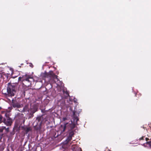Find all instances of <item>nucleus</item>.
<instances>
[{
    "mask_svg": "<svg viewBox=\"0 0 151 151\" xmlns=\"http://www.w3.org/2000/svg\"><path fill=\"white\" fill-rule=\"evenodd\" d=\"M73 118L72 122H73L74 124H70L67 123L63 125H61L59 129V132L60 134L63 133L67 129L68 126H69V128L67 134L68 137L66 141L63 142V147L64 148H71L73 151H81V149L77 145H72L71 142L72 137L74 134L73 129L75 127V124H77L78 119L77 116L76 115V112H73Z\"/></svg>",
    "mask_w": 151,
    "mask_h": 151,
    "instance_id": "obj_1",
    "label": "nucleus"
},
{
    "mask_svg": "<svg viewBox=\"0 0 151 151\" xmlns=\"http://www.w3.org/2000/svg\"><path fill=\"white\" fill-rule=\"evenodd\" d=\"M63 94L61 95L60 93L58 95H60V96L58 99V105L60 106L61 108L64 107L65 106V99L67 98L69 96V94L67 91L66 88H64L61 91Z\"/></svg>",
    "mask_w": 151,
    "mask_h": 151,
    "instance_id": "obj_2",
    "label": "nucleus"
},
{
    "mask_svg": "<svg viewBox=\"0 0 151 151\" xmlns=\"http://www.w3.org/2000/svg\"><path fill=\"white\" fill-rule=\"evenodd\" d=\"M18 88L19 86L17 83H9L7 84V93L6 94H6L8 96H13Z\"/></svg>",
    "mask_w": 151,
    "mask_h": 151,
    "instance_id": "obj_3",
    "label": "nucleus"
},
{
    "mask_svg": "<svg viewBox=\"0 0 151 151\" xmlns=\"http://www.w3.org/2000/svg\"><path fill=\"white\" fill-rule=\"evenodd\" d=\"M48 74V76L52 79L53 82L52 84H55L56 86L55 85V86L57 87H63V84L57 78V76L55 75L52 71H50ZM50 85L51 86V87H52V83H50Z\"/></svg>",
    "mask_w": 151,
    "mask_h": 151,
    "instance_id": "obj_4",
    "label": "nucleus"
},
{
    "mask_svg": "<svg viewBox=\"0 0 151 151\" xmlns=\"http://www.w3.org/2000/svg\"><path fill=\"white\" fill-rule=\"evenodd\" d=\"M37 106L35 105H33L31 106L30 109H29L28 105H25L23 108V109L21 111L22 112L28 111L30 112V116L29 117H32L33 114L37 111Z\"/></svg>",
    "mask_w": 151,
    "mask_h": 151,
    "instance_id": "obj_5",
    "label": "nucleus"
},
{
    "mask_svg": "<svg viewBox=\"0 0 151 151\" xmlns=\"http://www.w3.org/2000/svg\"><path fill=\"white\" fill-rule=\"evenodd\" d=\"M44 119L42 116L37 117L36 119V122L37 124L34 127L35 129L37 131H40L41 129L42 124L44 122Z\"/></svg>",
    "mask_w": 151,
    "mask_h": 151,
    "instance_id": "obj_6",
    "label": "nucleus"
},
{
    "mask_svg": "<svg viewBox=\"0 0 151 151\" xmlns=\"http://www.w3.org/2000/svg\"><path fill=\"white\" fill-rule=\"evenodd\" d=\"M33 80V78L29 76L25 75L22 77V81L26 86H29L31 85L32 82Z\"/></svg>",
    "mask_w": 151,
    "mask_h": 151,
    "instance_id": "obj_7",
    "label": "nucleus"
},
{
    "mask_svg": "<svg viewBox=\"0 0 151 151\" xmlns=\"http://www.w3.org/2000/svg\"><path fill=\"white\" fill-rule=\"evenodd\" d=\"M5 115V117L4 123L7 126H11L12 123V119L8 116L7 113H6Z\"/></svg>",
    "mask_w": 151,
    "mask_h": 151,
    "instance_id": "obj_8",
    "label": "nucleus"
},
{
    "mask_svg": "<svg viewBox=\"0 0 151 151\" xmlns=\"http://www.w3.org/2000/svg\"><path fill=\"white\" fill-rule=\"evenodd\" d=\"M11 105L12 106L8 108V109L10 110H11L12 108V107L14 108H19L21 107V105L16 100H14L13 99H12Z\"/></svg>",
    "mask_w": 151,
    "mask_h": 151,
    "instance_id": "obj_9",
    "label": "nucleus"
},
{
    "mask_svg": "<svg viewBox=\"0 0 151 151\" xmlns=\"http://www.w3.org/2000/svg\"><path fill=\"white\" fill-rule=\"evenodd\" d=\"M62 91V90H61L60 91L58 92L59 93H57L55 90H53L51 93V95L53 97H58V98L60 96V95H58L60 93L61 95L63 94V93L61 92Z\"/></svg>",
    "mask_w": 151,
    "mask_h": 151,
    "instance_id": "obj_10",
    "label": "nucleus"
},
{
    "mask_svg": "<svg viewBox=\"0 0 151 151\" xmlns=\"http://www.w3.org/2000/svg\"><path fill=\"white\" fill-rule=\"evenodd\" d=\"M15 117L17 119L20 120L23 119L24 114L20 113H18L16 115Z\"/></svg>",
    "mask_w": 151,
    "mask_h": 151,
    "instance_id": "obj_11",
    "label": "nucleus"
},
{
    "mask_svg": "<svg viewBox=\"0 0 151 151\" xmlns=\"http://www.w3.org/2000/svg\"><path fill=\"white\" fill-rule=\"evenodd\" d=\"M9 128L8 127L6 128L5 127L3 126L1 127H0V135L1 134V132H3V130L4 129H5L7 132L9 131Z\"/></svg>",
    "mask_w": 151,
    "mask_h": 151,
    "instance_id": "obj_12",
    "label": "nucleus"
},
{
    "mask_svg": "<svg viewBox=\"0 0 151 151\" xmlns=\"http://www.w3.org/2000/svg\"><path fill=\"white\" fill-rule=\"evenodd\" d=\"M5 118V117H3L1 115H0V124L2 122L4 123Z\"/></svg>",
    "mask_w": 151,
    "mask_h": 151,
    "instance_id": "obj_13",
    "label": "nucleus"
},
{
    "mask_svg": "<svg viewBox=\"0 0 151 151\" xmlns=\"http://www.w3.org/2000/svg\"><path fill=\"white\" fill-rule=\"evenodd\" d=\"M24 129L26 133H27L31 130L30 128L28 127H24Z\"/></svg>",
    "mask_w": 151,
    "mask_h": 151,
    "instance_id": "obj_14",
    "label": "nucleus"
},
{
    "mask_svg": "<svg viewBox=\"0 0 151 151\" xmlns=\"http://www.w3.org/2000/svg\"><path fill=\"white\" fill-rule=\"evenodd\" d=\"M4 148V145H0V151H3Z\"/></svg>",
    "mask_w": 151,
    "mask_h": 151,
    "instance_id": "obj_15",
    "label": "nucleus"
},
{
    "mask_svg": "<svg viewBox=\"0 0 151 151\" xmlns=\"http://www.w3.org/2000/svg\"><path fill=\"white\" fill-rule=\"evenodd\" d=\"M75 98H74L73 99H72V97L71 99L70 98L69 100L70 101H73L75 102H76V100H75Z\"/></svg>",
    "mask_w": 151,
    "mask_h": 151,
    "instance_id": "obj_16",
    "label": "nucleus"
},
{
    "mask_svg": "<svg viewBox=\"0 0 151 151\" xmlns=\"http://www.w3.org/2000/svg\"><path fill=\"white\" fill-rule=\"evenodd\" d=\"M146 143L147 144L151 145V141H150L148 142H146Z\"/></svg>",
    "mask_w": 151,
    "mask_h": 151,
    "instance_id": "obj_17",
    "label": "nucleus"
},
{
    "mask_svg": "<svg viewBox=\"0 0 151 151\" xmlns=\"http://www.w3.org/2000/svg\"><path fill=\"white\" fill-rule=\"evenodd\" d=\"M144 137H141L140 138H139V140L140 141L142 140H144Z\"/></svg>",
    "mask_w": 151,
    "mask_h": 151,
    "instance_id": "obj_18",
    "label": "nucleus"
},
{
    "mask_svg": "<svg viewBox=\"0 0 151 151\" xmlns=\"http://www.w3.org/2000/svg\"><path fill=\"white\" fill-rule=\"evenodd\" d=\"M22 78H21L20 77H19V80H22Z\"/></svg>",
    "mask_w": 151,
    "mask_h": 151,
    "instance_id": "obj_19",
    "label": "nucleus"
},
{
    "mask_svg": "<svg viewBox=\"0 0 151 151\" xmlns=\"http://www.w3.org/2000/svg\"><path fill=\"white\" fill-rule=\"evenodd\" d=\"M145 139H146V141L147 142V141L149 140V138H145Z\"/></svg>",
    "mask_w": 151,
    "mask_h": 151,
    "instance_id": "obj_20",
    "label": "nucleus"
},
{
    "mask_svg": "<svg viewBox=\"0 0 151 151\" xmlns=\"http://www.w3.org/2000/svg\"><path fill=\"white\" fill-rule=\"evenodd\" d=\"M32 65H33L32 63L30 64L29 65V66L30 67H32Z\"/></svg>",
    "mask_w": 151,
    "mask_h": 151,
    "instance_id": "obj_21",
    "label": "nucleus"
},
{
    "mask_svg": "<svg viewBox=\"0 0 151 151\" xmlns=\"http://www.w3.org/2000/svg\"><path fill=\"white\" fill-rule=\"evenodd\" d=\"M58 136V135H56V136H54V137H57Z\"/></svg>",
    "mask_w": 151,
    "mask_h": 151,
    "instance_id": "obj_22",
    "label": "nucleus"
},
{
    "mask_svg": "<svg viewBox=\"0 0 151 151\" xmlns=\"http://www.w3.org/2000/svg\"><path fill=\"white\" fill-rule=\"evenodd\" d=\"M26 143V142H25L24 144V146L25 145Z\"/></svg>",
    "mask_w": 151,
    "mask_h": 151,
    "instance_id": "obj_23",
    "label": "nucleus"
},
{
    "mask_svg": "<svg viewBox=\"0 0 151 151\" xmlns=\"http://www.w3.org/2000/svg\"><path fill=\"white\" fill-rule=\"evenodd\" d=\"M13 77L14 78L16 77H15V76H14V77Z\"/></svg>",
    "mask_w": 151,
    "mask_h": 151,
    "instance_id": "obj_24",
    "label": "nucleus"
},
{
    "mask_svg": "<svg viewBox=\"0 0 151 151\" xmlns=\"http://www.w3.org/2000/svg\"><path fill=\"white\" fill-rule=\"evenodd\" d=\"M13 77L14 78L16 77H15V76H14V77Z\"/></svg>",
    "mask_w": 151,
    "mask_h": 151,
    "instance_id": "obj_25",
    "label": "nucleus"
},
{
    "mask_svg": "<svg viewBox=\"0 0 151 151\" xmlns=\"http://www.w3.org/2000/svg\"><path fill=\"white\" fill-rule=\"evenodd\" d=\"M18 111H20L19 110H18Z\"/></svg>",
    "mask_w": 151,
    "mask_h": 151,
    "instance_id": "obj_26",
    "label": "nucleus"
},
{
    "mask_svg": "<svg viewBox=\"0 0 151 151\" xmlns=\"http://www.w3.org/2000/svg\"><path fill=\"white\" fill-rule=\"evenodd\" d=\"M34 151H36V150H35Z\"/></svg>",
    "mask_w": 151,
    "mask_h": 151,
    "instance_id": "obj_27",
    "label": "nucleus"
}]
</instances>
